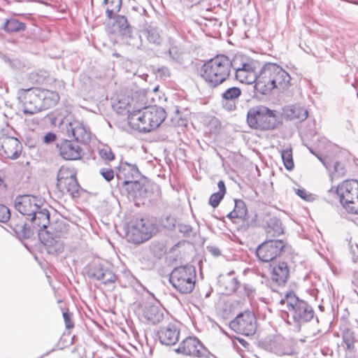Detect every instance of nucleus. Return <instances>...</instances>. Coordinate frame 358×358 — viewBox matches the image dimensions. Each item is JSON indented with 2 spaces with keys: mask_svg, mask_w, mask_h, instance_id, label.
I'll list each match as a JSON object with an SVG mask.
<instances>
[{
  "mask_svg": "<svg viewBox=\"0 0 358 358\" xmlns=\"http://www.w3.org/2000/svg\"><path fill=\"white\" fill-rule=\"evenodd\" d=\"M246 121L250 128L258 130L273 129L279 122L276 111L262 105L250 108Z\"/></svg>",
  "mask_w": 358,
  "mask_h": 358,
  "instance_id": "nucleus-6",
  "label": "nucleus"
},
{
  "mask_svg": "<svg viewBox=\"0 0 358 358\" xmlns=\"http://www.w3.org/2000/svg\"><path fill=\"white\" fill-rule=\"evenodd\" d=\"M229 327L236 333L246 336H252L257 328L255 315L249 310L242 312L230 322Z\"/></svg>",
  "mask_w": 358,
  "mask_h": 358,
  "instance_id": "nucleus-13",
  "label": "nucleus"
},
{
  "mask_svg": "<svg viewBox=\"0 0 358 358\" xmlns=\"http://www.w3.org/2000/svg\"><path fill=\"white\" fill-rule=\"evenodd\" d=\"M178 231L184 234H189L192 231V227L186 224H179L178 226Z\"/></svg>",
  "mask_w": 358,
  "mask_h": 358,
  "instance_id": "nucleus-50",
  "label": "nucleus"
},
{
  "mask_svg": "<svg viewBox=\"0 0 358 358\" xmlns=\"http://www.w3.org/2000/svg\"><path fill=\"white\" fill-rule=\"evenodd\" d=\"M336 194L343 207L350 213L358 214V181L345 180L337 187Z\"/></svg>",
  "mask_w": 358,
  "mask_h": 358,
  "instance_id": "nucleus-9",
  "label": "nucleus"
},
{
  "mask_svg": "<svg viewBox=\"0 0 358 358\" xmlns=\"http://www.w3.org/2000/svg\"><path fill=\"white\" fill-rule=\"evenodd\" d=\"M290 85L289 74L280 66L268 63L261 69L255 88L260 93L267 94L273 89L285 90Z\"/></svg>",
  "mask_w": 358,
  "mask_h": 358,
  "instance_id": "nucleus-2",
  "label": "nucleus"
},
{
  "mask_svg": "<svg viewBox=\"0 0 358 358\" xmlns=\"http://www.w3.org/2000/svg\"><path fill=\"white\" fill-rule=\"evenodd\" d=\"M66 133L69 137L73 138L78 143L86 144L91 139L90 129L81 122L74 120L70 122H63Z\"/></svg>",
  "mask_w": 358,
  "mask_h": 358,
  "instance_id": "nucleus-17",
  "label": "nucleus"
},
{
  "mask_svg": "<svg viewBox=\"0 0 358 358\" xmlns=\"http://www.w3.org/2000/svg\"><path fill=\"white\" fill-rule=\"evenodd\" d=\"M122 191L126 192L129 195L136 198L138 188H140V182L138 180H124L118 185Z\"/></svg>",
  "mask_w": 358,
  "mask_h": 358,
  "instance_id": "nucleus-32",
  "label": "nucleus"
},
{
  "mask_svg": "<svg viewBox=\"0 0 358 358\" xmlns=\"http://www.w3.org/2000/svg\"><path fill=\"white\" fill-rule=\"evenodd\" d=\"M231 68L235 71L236 80L245 84H255L258 82L259 75L255 71L253 62L243 57L236 56L231 62Z\"/></svg>",
  "mask_w": 358,
  "mask_h": 358,
  "instance_id": "nucleus-10",
  "label": "nucleus"
},
{
  "mask_svg": "<svg viewBox=\"0 0 358 358\" xmlns=\"http://www.w3.org/2000/svg\"><path fill=\"white\" fill-rule=\"evenodd\" d=\"M142 317L151 324H157L164 319L165 310L159 305L146 303L142 310Z\"/></svg>",
  "mask_w": 358,
  "mask_h": 358,
  "instance_id": "nucleus-20",
  "label": "nucleus"
},
{
  "mask_svg": "<svg viewBox=\"0 0 358 358\" xmlns=\"http://www.w3.org/2000/svg\"><path fill=\"white\" fill-rule=\"evenodd\" d=\"M6 184L3 180L0 177V190H3L6 189Z\"/></svg>",
  "mask_w": 358,
  "mask_h": 358,
  "instance_id": "nucleus-57",
  "label": "nucleus"
},
{
  "mask_svg": "<svg viewBox=\"0 0 358 358\" xmlns=\"http://www.w3.org/2000/svg\"><path fill=\"white\" fill-rule=\"evenodd\" d=\"M241 94V90L236 87H231L222 93V99L224 101H234Z\"/></svg>",
  "mask_w": 358,
  "mask_h": 358,
  "instance_id": "nucleus-36",
  "label": "nucleus"
},
{
  "mask_svg": "<svg viewBox=\"0 0 358 358\" xmlns=\"http://www.w3.org/2000/svg\"><path fill=\"white\" fill-rule=\"evenodd\" d=\"M226 292L228 294L235 292L238 287V281L236 278L229 276L224 282Z\"/></svg>",
  "mask_w": 358,
  "mask_h": 358,
  "instance_id": "nucleus-41",
  "label": "nucleus"
},
{
  "mask_svg": "<svg viewBox=\"0 0 358 358\" xmlns=\"http://www.w3.org/2000/svg\"><path fill=\"white\" fill-rule=\"evenodd\" d=\"M280 303L285 306L284 310L287 316L289 323H295L297 327L310 321L314 317L313 307L306 301L300 299L293 292L286 294Z\"/></svg>",
  "mask_w": 358,
  "mask_h": 358,
  "instance_id": "nucleus-4",
  "label": "nucleus"
},
{
  "mask_svg": "<svg viewBox=\"0 0 358 358\" xmlns=\"http://www.w3.org/2000/svg\"><path fill=\"white\" fill-rule=\"evenodd\" d=\"M161 56L172 62L181 63L183 51L178 43L169 39L165 45L164 49L160 52Z\"/></svg>",
  "mask_w": 358,
  "mask_h": 358,
  "instance_id": "nucleus-23",
  "label": "nucleus"
},
{
  "mask_svg": "<svg viewBox=\"0 0 358 358\" xmlns=\"http://www.w3.org/2000/svg\"><path fill=\"white\" fill-rule=\"evenodd\" d=\"M100 174L107 181H110L114 178V171L111 169L103 168L100 170Z\"/></svg>",
  "mask_w": 358,
  "mask_h": 358,
  "instance_id": "nucleus-46",
  "label": "nucleus"
},
{
  "mask_svg": "<svg viewBox=\"0 0 358 358\" xmlns=\"http://www.w3.org/2000/svg\"><path fill=\"white\" fill-rule=\"evenodd\" d=\"M4 62L9 64L12 67H17V63H18V61L17 59H12L9 57H5L3 58Z\"/></svg>",
  "mask_w": 358,
  "mask_h": 358,
  "instance_id": "nucleus-53",
  "label": "nucleus"
},
{
  "mask_svg": "<svg viewBox=\"0 0 358 358\" xmlns=\"http://www.w3.org/2000/svg\"><path fill=\"white\" fill-rule=\"evenodd\" d=\"M60 155L66 160L80 159L82 156V149L69 140L63 141L58 145Z\"/></svg>",
  "mask_w": 358,
  "mask_h": 358,
  "instance_id": "nucleus-21",
  "label": "nucleus"
},
{
  "mask_svg": "<svg viewBox=\"0 0 358 358\" xmlns=\"http://www.w3.org/2000/svg\"><path fill=\"white\" fill-rule=\"evenodd\" d=\"M166 112L162 107L152 106L142 110H133L128 115V120L135 129L143 132H150L157 128L165 120Z\"/></svg>",
  "mask_w": 358,
  "mask_h": 358,
  "instance_id": "nucleus-3",
  "label": "nucleus"
},
{
  "mask_svg": "<svg viewBox=\"0 0 358 358\" xmlns=\"http://www.w3.org/2000/svg\"><path fill=\"white\" fill-rule=\"evenodd\" d=\"M89 278L101 281L104 285L113 283L116 276L109 268L105 267L99 260H94L85 267Z\"/></svg>",
  "mask_w": 358,
  "mask_h": 358,
  "instance_id": "nucleus-15",
  "label": "nucleus"
},
{
  "mask_svg": "<svg viewBox=\"0 0 358 358\" xmlns=\"http://www.w3.org/2000/svg\"><path fill=\"white\" fill-rule=\"evenodd\" d=\"M283 111L285 117L289 120L297 119L302 121L308 117L307 110L296 105L287 106L284 108Z\"/></svg>",
  "mask_w": 358,
  "mask_h": 358,
  "instance_id": "nucleus-28",
  "label": "nucleus"
},
{
  "mask_svg": "<svg viewBox=\"0 0 358 358\" xmlns=\"http://www.w3.org/2000/svg\"><path fill=\"white\" fill-rule=\"evenodd\" d=\"M103 3L106 6V13L108 18L112 19L120 11L122 0H104Z\"/></svg>",
  "mask_w": 358,
  "mask_h": 358,
  "instance_id": "nucleus-34",
  "label": "nucleus"
},
{
  "mask_svg": "<svg viewBox=\"0 0 358 358\" xmlns=\"http://www.w3.org/2000/svg\"><path fill=\"white\" fill-rule=\"evenodd\" d=\"M146 37L150 43L159 45L161 41V37L156 29L149 28L146 30Z\"/></svg>",
  "mask_w": 358,
  "mask_h": 358,
  "instance_id": "nucleus-40",
  "label": "nucleus"
},
{
  "mask_svg": "<svg viewBox=\"0 0 358 358\" xmlns=\"http://www.w3.org/2000/svg\"><path fill=\"white\" fill-rule=\"evenodd\" d=\"M235 206L234 209L237 214L239 215L240 218H243L247 213V208L245 203L242 200H234Z\"/></svg>",
  "mask_w": 358,
  "mask_h": 358,
  "instance_id": "nucleus-43",
  "label": "nucleus"
},
{
  "mask_svg": "<svg viewBox=\"0 0 358 358\" xmlns=\"http://www.w3.org/2000/svg\"><path fill=\"white\" fill-rule=\"evenodd\" d=\"M320 161L328 169V171L334 174V176H343L345 173L344 166L339 162H331L327 157H319L316 155Z\"/></svg>",
  "mask_w": 358,
  "mask_h": 358,
  "instance_id": "nucleus-29",
  "label": "nucleus"
},
{
  "mask_svg": "<svg viewBox=\"0 0 358 358\" xmlns=\"http://www.w3.org/2000/svg\"><path fill=\"white\" fill-rule=\"evenodd\" d=\"M40 97L42 110L55 106L59 99V94L56 92L41 88H40Z\"/></svg>",
  "mask_w": 358,
  "mask_h": 358,
  "instance_id": "nucleus-27",
  "label": "nucleus"
},
{
  "mask_svg": "<svg viewBox=\"0 0 358 358\" xmlns=\"http://www.w3.org/2000/svg\"><path fill=\"white\" fill-rule=\"evenodd\" d=\"M357 97H358V94H357Z\"/></svg>",
  "mask_w": 358,
  "mask_h": 358,
  "instance_id": "nucleus-59",
  "label": "nucleus"
},
{
  "mask_svg": "<svg viewBox=\"0 0 358 358\" xmlns=\"http://www.w3.org/2000/svg\"><path fill=\"white\" fill-rule=\"evenodd\" d=\"M346 128L348 129H353V124H352V122L350 120H348L346 122Z\"/></svg>",
  "mask_w": 358,
  "mask_h": 358,
  "instance_id": "nucleus-58",
  "label": "nucleus"
},
{
  "mask_svg": "<svg viewBox=\"0 0 358 358\" xmlns=\"http://www.w3.org/2000/svg\"><path fill=\"white\" fill-rule=\"evenodd\" d=\"M115 23L123 35L130 33V27L127 19L124 15H117L115 18Z\"/></svg>",
  "mask_w": 358,
  "mask_h": 358,
  "instance_id": "nucleus-38",
  "label": "nucleus"
},
{
  "mask_svg": "<svg viewBox=\"0 0 358 358\" xmlns=\"http://www.w3.org/2000/svg\"><path fill=\"white\" fill-rule=\"evenodd\" d=\"M231 62L224 55H217L208 61L202 67L201 76L209 87H215L223 83L229 76Z\"/></svg>",
  "mask_w": 358,
  "mask_h": 358,
  "instance_id": "nucleus-5",
  "label": "nucleus"
},
{
  "mask_svg": "<svg viewBox=\"0 0 358 358\" xmlns=\"http://www.w3.org/2000/svg\"><path fill=\"white\" fill-rule=\"evenodd\" d=\"M217 187L219 192L213 193L209 199V203L213 208H216L219 205L226 193V187L223 180L218 182Z\"/></svg>",
  "mask_w": 358,
  "mask_h": 358,
  "instance_id": "nucleus-33",
  "label": "nucleus"
},
{
  "mask_svg": "<svg viewBox=\"0 0 358 358\" xmlns=\"http://www.w3.org/2000/svg\"><path fill=\"white\" fill-rule=\"evenodd\" d=\"M1 149L3 151L5 157L15 159L22 152V144L17 138L11 136L3 138L0 142Z\"/></svg>",
  "mask_w": 358,
  "mask_h": 358,
  "instance_id": "nucleus-19",
  "label": "nucleus"
},
{
  "mask_svg": "<svg viewBox=\"0 0 358 358\" xmlns=\"http://www.w3.org/2000/svg\"><path fill=\"white\" fill-rule=\"evenodd\" d=\"M69 227V226L64 222H57L54 224L53 227H51L55 230L54 233H51L50 231H46L45 232L48 234H52V236L55 235L56 238H59L68 233Z\"/></svg>",
  "mask_w": 358,
  "mask_h": 358,
  "instance_id": "nucleus-35",
  "label": "nucleus"
},
{
  "mask_svg": "<svg viewBox=\"0 0 358 358\" xmlns=\"http://www.w3.org/2000/svg\"><path fill=\"white\" fill-rule=\"evenodd\" d=\"M237 341L245 348H248L249 346H250V344L248 342H247L245 339L243 338H237Z\"/></svg>",
  "mask_w": 358,
  "mask_h": 358,
  "instance_id": "nucleus-54",
  "label": "nucleus"
},
{
  "mask_svg": "<svg viewBox=\"0 0 358 358\" xmlns=\"http://www.w3.org/2000/svg\"><path fill=\"white\" fill-rule=\"evenodd\" d=\"M289 275L287 264L285 262H279L275 265L271 271V279L278 285L285 284Z\"/></svg>",
  "mask_w": 358,
  "mask_h": 358,
  "instance_id": "nucleus-25",
  "label": "nucleus"
},
{
  "mask_svg": "<svg viewBox=\"0 0 358 358\" xmlns=\"http://www.w3.org/2000/svg\"><path fill=\"white\" fill-rule=\"evenodd\" d=\"M99 155L102 159L111 161L114 159V155L111 149L108 147H104L99 150Z\"/></svg>",
  "mask_w": 358,
  "mask_h": 358,
  "instance_id": "nucleus-44",
  "label": "nucleus"
},
{
  "mask_svg": "<svg viewBox=\"0 0 358 358\" xmlns=\"http://www.w3.org/2000/svg\"><path fill=\"white\" fill-rule=\"evenodd\" d=\"M265 232L266 239H274V238L282 234L284 231L280 220L275 217L269 218L266 222Z\"/></svg>",
  "mask_w": 358,
  "mask_h": 358,
  "instance_id": "nucleus-26",
  "label": "nucleus"
},
{
  "mask_svg": "<svg viewBox=\"0 0 358 358\" xmlns=\"http://www.w3.org/2000/svg\"><path fill=\"white\" fill-rule=\"evenodd\" d=\"M227 217L230 218V219H234V218H240V216L238 214H237V213L235 211V210H234L233 211L230 212L227 215Z\"/></svg>",
  "mask_w": 358,
  "mask_h": 358,
  "instance_id": "nucleus-55",
  "label": "nucleus"
},
{
  "mask_svg": "<svg viewBox=\"0 0 358 358\" xmlns=\"http://www.w3.org/2000/svg\"><path fill=\"white\" fill-rule=\"evenodd\" d=\"M20 99L23 103V112L24 114L34 115L42 111L40 88H31L23 90Z\"/></svg>",
  "mask_w": 358,
  "mask_h": 358,
  "instance_id": "nucleus-16",
  "label": "nucleus"
},
{
  "mask_svg": "<svg viewBox=\"0 0 358 358\" xmlns=\"http://www.w3.org/2000/svg\"><path fill=\"white\" fill-rule=\"evenodd\" d=\"M117 178L119 180L118 185H120V182L124 180H139L141 174L135 164L125 162L120 167Z\"/></svg>",
  "mask_w": 358,
  "mask_h": 358,
  "instance_id": "nucleus-24",
  "label": "nucleus"
},
{
  "mask_svg": "<svg viewBox=\"0 0 358 358\" xmlns=\"http://www.w3.org/2000/svg\"><path fill=\"white\" fill-rule=\"evenodd\" d=\"M10 217V213L8 207L3 204H0V222H6Z\"/></svg>",
  "mask_w": 358,
  "mask_h": 358,
  "instance_id": "nucleus-45",
  "label": "nucleus"
},
{
  "mask_svg": "<svg viewBox=\"0 0 358 358\" xmlns=\"http://www.w3.org/2000/svg\"><path fill=\"white\" fill-rule=\"evenodd\" d=\"M207 249L209 251V252H210V254L215 257H218L221 254L220 250L215 246H208Z\"/></svg>",
  "mask_w": 358,
  "mask_h": 358,
  "instance_id": "nucleus-52",
  "label": "nucleus"
},
{
  "mask_svg": "<svg viewBox=\"0 0 358 358\" xmlns=\"http://www.w3.org/2000/svg\"><path fill=\"white\" fill-rule=\"evenodd\" d=\"M14 206L19 213L27 216L31 223L29 227L22 223L15 225V233L21 234L24 238L37 233L42 238L43 229H47L50 224V213L46 208H42L41 200L31 195H20L15 198Z\"/></svg>",
  "mask_w": 358,
  "mask_h": 358,
  "instance_id": "nucleus-1",
  "label": "nucleus"
},
{
  "mask_svg": "<svg viewBox=\"0 0 358 358\" xmlns=\"http://www.w3.org/2000/svg\"><path fill=\"white\" fill-rule=\"evenodd\" d=\"M151 194L152 192L150 189V185L148 184H141L140 182V188H138L136 198H147L150 197Z\"/></svg>",
  "mask_w": 358,
  "mask_h": 358,
  "instance_id": "nucleus-42",
  "label": "nucleus"
},
{
  "mask_svg": "<svg viewBox=\"0 0 358 358\" xmlns=\"http://www.w3.org/2000/svg\"><path fill=\"white\" fill-rule=\"evenodd\" d=\"M1 29L8 34H12L24 31L26 25L16 19L11 18L4 22Z\"/></svg>",
  "mask_w": 358,
  "mask_h": 358,
  "instance_id": "nucleus-31",
  "label": "nucleus"
},
{
  "mask_svg": "<svg viewBox=\"0 0 358 358\" xmlns=\"http://www.w3.org/2000/svg\"><path fill=\"white\" fill-rule=\"evenodd\" d=\"M57 189L62 193H69L73 197L80 196V185L73 173L68 169H59L57 174Z\"/></svg>",
  "mask_w": 358,
  "mask_h": 358,
  "instance_id": "nucleus-14",
  "label": "nucleus"
},
{
  "mask_svg": "<svg viewBox=\"0 0 358 358\" xmlns=\"http://www.w3.org/2000/svg\"><path fill=\"white\" fill-rule=\"evenodd\" d=\"M354 291L358 296V272L356 273L355 279L354 281Z\"/></svg>",
  "mask_w": 358,
  "mask_h": 358,
  "instance_id": "nucleus-56",
  "label": "nucleus"
},
{
  "mask_svg": "<svg viewBox=\"0 0 358 358\" xmlns=\"http://www.w3.org/2000/svg\"><path fill=\"white\" fill-rule=\"evenodd\" d=\"M281 157L285 168L290 171L294 168L292 149H286L281 151Z\"/></svg>",
  "mask_w": 358,
  "mask_h": 358,
  "instance_id": "nucleus-37",
  "label": "nucleus"
},
{
  "mask_svg": "<svg viewBox=\"0 0 358 358\" xmlns=\"http://www.w3.org/2000/svg\"><path fill=\"white\" fill-rule=\"evenodd\" d=\"M286 243L280 239H266L256 250L257 257L264 262H271L280 257L286 250Z\"/></svg>",
  "mask_w": 358,
  "mask_h": 358,
  "instance_id": "nucleus-12",
  "label": "nucleus"
},
{
  "mask_svg": "<svg viewBox=\"0 0 358 358\" xmlns=\"http://www.w3.org/2000/svg\"><path fill=\"white\" fill-rule=\"evenodd\" d=\"M157 230L156 224L150 220L136 218L129 223L127 237L130 242L141 243L150 239Z\"/></svg>",
  "mask_w": 358,
  "mask_h": 358,
  "instance_id": "nucleus-8",
  "label": "nucleus"
},
{
  "mask_svg": "<svg viewBox=\"0 0 358 358\" xmlns=\"http://www.w3.org/2000/svg\"><path fill=\"white\" fill-rule=\"evenodd\" d=\"M55 139H56V135H55V134L52 133V132H48L43 137V141L45 143H47V144L54 142L55 141Z\"/></svg>",
  "mask_w": 358,
  "mask_h": 358,
  "instance_id": "nucleus-51",
  "label": "nucleus"
},
{
  "mask_svg": "<svg viewBox=\"0 0 358 358\" xmlns=\"http://www.w3.org/2000/svg\"><path fill=\"white\" fill-rule=\"evenodd\" d=\"M196 271L193 266L185 265L175 268L170 274L172 286L182 294L191 293L195 286Z\"/></svg>",
  "mask_w": 358,
  "mask_h": 358,
  "instance_id": "nucleus-7",
  "label": "nucleus"
},
{
  "mask_svg": "<svg viewBox=\"0 0 358 358\" xmlns=\"http://www.w3.org/2000/svg\"><path fill=\"white\" fill-rule=\"evenodd\" d=\"M157 336L160 343L164 345H175L179 340L180 329L176 323H169L166 326L160 327Z\"/></svg>",
  "mask_w": 358,
  "mask_h": 358,
  "instance_id": "nucleus-18",
  "label": "nucleus"
},
{
  "mask_svg": "<svg viewBox=\"0 0 358 358\" xmlns=\"http://www.w3.org/2000/svg\"><path fill=\"white\" fill-rule=\"evenodd\" d=\"M269 350L278 356L292 355L294 354V349L292 343L287 339L282 337H275L269 343Z\"/></svg>",
  "mask_w": 358,
  "mask_h": 358,
  "instance_id": "nucleus-22",
  "label": "nucleus"
},
{
  "mask_svg": "<svg viewBox=\"0 0 358 358\" xmlns=\"http://www.w3.org/2000/svg\"><path fill=\"white\" fill-rule=\"evenodd\" d=\"M223 107L228 111H233L236 108V101L223 100Z\"/></svg>",
  "mask_w": 358,
  "mask_h": 358,
  "instance_id": "nucleus-49",
  "label": "nucleus"
},
{
  "mask_svg": "<svg viewBox=\"0 0 358 358\" xmlns=\"http://www.w3.org/2000/svg\"><path fill=\"white\" fill-rule=\"evenodd\" d=\"M42 242L46 245L48 253H61L64 250V243L59 238L48 236V238Z\"/></svg>",
  "mask_w": 358,
  "mask_h": 358,
  "instance_id": "nucleus-30",
  "label": "nucleus"
},
{
  "mask_svg": "<svg viewBox=\"0 0 358 358\" xmlns=\"http://www.w3.org/2000/svg\"><path fill=\"white\" fill-rule=\"evenodd\" d=\"M63 317L65 322L66 329H71L73 327V322L71 320V313L68 310L63 312Z\"/></svg>",
  "mask_w": 358,
  "mask_h": 358,
  "instance_id": "nucleus-48",
  "label": "nucleus"
},
{
  "mask_svg": "<svg viewBox=\"0 0 358 358\" xmlns=\"http://www.w3.org/2000/svg\"><path fill=\"white\" fill-rule=\"evenodd\" d=\"M175 351L178 354L196 358H210L213 356L208 349L195 336H188L183 339Z\"/></svg>",
  "mask_w": 358,
  "mask_h": 358,
  "instance_id": "nucleus-11",
  "label": "nucleus"
},
{
  "mask_svg": "<svg viewBox=\"0 0 358 358\" xmlns=\"http://www.w3.org/2000/svg\"><path fill=\"white\" fill-rule=\"evenodd\" d=\"M295 193L305 201H310L312 199V194L306 192L305 189H295Z\"/></svg>",
  "mask_w": 358,
  "mask_h": 358,
  "instance_id": "nucleus-47",
  "label": "nucleus"
},
{
  "mask_svg": "<svg viewBox=\"0 0 358 358\" xmlns=\"http://www.w3.org/2000/svg\"><path fill=\"white\" fill-rule=\"evenodd\" d=\"M343 342L346 345L348 350H352L354 349V344L355 342L354 333L350 329H346L343 334Z\"/></svg>",
  "mask_w": 358,
  "mask_h": 358,
  "instance_id": "nucleus-39",
  "label": "nucleus"
}]
</instances>
